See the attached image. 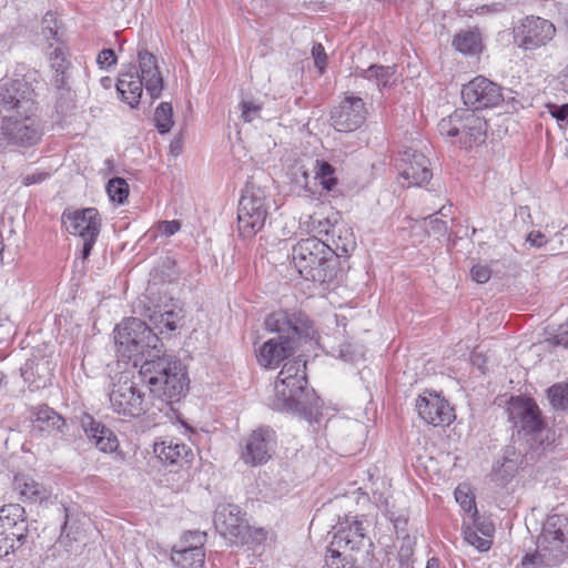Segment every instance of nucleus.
<instances>
[{"instance_id":"f257e3e1","label":"nucleus","mask_w":568,"mask_h":568,"mask_svg":"<svg viewBox=\"0 0 568 568\" xmlns=\"http://www.w3.org/2000/svg\"><path fill=\"white\" fill-rule=\"evenodd\" d=\"M306 385V362L301 356L287 361L278 373L270 406L274 410L300 415L311 423L316 420L320 399Z\"/></svg>"},{"instance_id":"f03ea898","label":"nucleus","mask_w":568,"mask_h":568,"mask_svg":"<svg viewBox=\"0 0 568 568\" xmlns=\"http://www.w3.org/2000/svg\"><path fill=\"white\" fill-rule=\"evenodd\" d=\"M265 327L278 336L266 341L258 349L257 362L264 367L277 366L294 352L297 341L313 335L310 321L302 312H273L266 317Z\"/></svg>"},{"instance_id":"7ed1b4c3","label":"nucleus","mask_w":568,"mask_h":568,"mask_svg":"<svg viewBox=\"0 0 568 568\" xmlns=\"http://www.w3.org/2000/svg\"><path fill=\"white\" fill-rule=\"evenodd\" d=\"M140 375L149 385L150 392L166 402L180 400L189 384L182 363L163 351L159 357H146L141 364Z\"/></svg>"},{"instance_id":"20e7f679","label":"nucleus","mask_w":568,"mask_h":568,"mask_svg":"<svg viewBox=\"0 0 568 568\" xmlns=\"http://www.w3.org/2000/svg\"><path fill=\"white\" fill-rule=\"evenodd\" d=\"M114 342L118 356L132 361L135 367L146 357H159L163 347L158 334L135 317L126 318L115 327Z\"/></svg>"},{"instance_id":"39448f33","label":"nucleus","mask_w":568,"mask_h":568,"mask_svg":"<svg viewBox=\"0 0 568 568\" xmlns=\"http://www.w3.org/2000/svg\"><path fill=\"white\" fill-rule=\"evenodd\" d=\"M139 70L134 68L121 72L115 84L121 99L131 108L138 106L145 88L151 99H158L163 90V79L159 71L156 58L146 50H140L138 53Z\"/></svg>"},{"instance_id":"423d86ee","label":"nucleus","mask_w":568,"mask_h":568,"mask_svg":"<svg viewBox=\"0 0 568 568\" xmlns=\"http://www.w3.org/2000/svg\"><path fill=\"white\" fill-rule=\"evenodd\" d=\"M292 260L298 273L306 280L326 282L333 276L334 252L331 244L317 237L303 239L294 245Z\"/></svg>"},{"instance_id":"0eeeda50","label":"nucleus","mask_w":568,"mask_h":568,"mask_svg":"<svg viewBox=\"0 0 568 568\" xmlns=\"http://www.w3.org/2000/svg\"><path fill=\"white\" fill-rule=\"evenodd\" d=\"M567 551L568 518L562 515H551L542 526L536 551L525 555L523 565L541 564L545 567H554L564 560Z\"/></svg>"},{"instance_id":"6e6552de","label":"nucleus","mask_w":568,"mask_h":568,"mask_svg":"<svg viewBox=\"0 0 568 568\" xmlns=\"http://www.w3.org/2000/svg\"><path fill=\"white\" fill-rule=\"evenodd\" d=\"M508 418L518 435L526 438L531 448L542 445L546 429L537 404L530 398L513 397L507 407Z\"/></svg>"},{"instance_id":"1a4fd4ad","label":"nucleus","mask_w":568,"mask_h":568,"mask_svg":"<svg viewBox=\"0 0 568 568\" xmlns=\"http://www.w3.org/2000/svg\"><path fill=\"white\" fill-rule=\"evenodd\" d=\"M267 217V196L263 189L246 185L239 202L237 223L243 236H253L261 231Z\"/></svg>"},{"instance_id":"9d476101","label":"nucleus","mask_w":568,"mask_h":568,"mask_svg":"<svg viewBox=\"0 0 568 568\" xmlns=\"http://www.w3.org/2000/svg\"><path fill=\"white\" fill-rule=\"evenodd\" d=\"M109 398L111 408L120 415L138 417L145 412L144 395L128 372H121L112 378Z\"/></svg>"},{"instance_id":"9b49d317","label":"nucleus","mask_w":568,"mask_h":568,"mask_svg":"<svg viewBox=\"0 0 568 568\" xmlns=\"http://www.w3.org/2000/svg\"><path fill=\"white\" fill-rule=\"evenodd\" d=\"M32 90L24 80H4L0 84V114L2 120L32 114Z\"/></svg>"},{"instance_id":"f8f14e48","label":"nucleus","mask_w":568,"mask_h":568,"mask_svg":"<svg viewBox=\"0 0 568 568\" xmlns=\"http://www.w3.org/2000/svg\"><path fill=\"white\" fill-rule=\"evenodd\" d=\"M65 230L83 240L82 258H87L97 241L101 229V219L94 207L62 214Z\"/></svg>"},{"instance_id":"ddd939ff","label":"nucleus","mask_w":568,"mask_h":568,"mask_svg":"<svg viewBox=\"0 0 568 568\" xmlns=\"http://www.w3.org/2000/svg\"><path fill=\"white\" fill-rule=\"evenodd\" d=\"M462 98L475 111L498 106L504 101V93L499 84L478 75L463 85Z\"/></svg>"},{"instance_id":"4468645a","label":"nucleus","mask_w":568,"mask_h":568,"mask_svg":"<svg viewBox=\"0 0 568 568\" xmlns=\"http://www.w3.org/2000/svg\"><path fill=\"white\" fill-rule=\"evenodd\" d=\"M276 445L275 432L270 427L254 429L244 440L240 459L247 466H260L267 463Z\"/></svg>"},{"instance_id":"2eb2a0df","label":"nucleus","mask_w":568,"mask_h":568,"mask_svg":"<svg viewBox=\"0 0 568 568\" xmlns=\"http://www.w3.org/2000/svg\"><path fill=\"white\" fill-rule=\"evenodd\" d=\"M41 138V131L31 114L26 116L16 115L2 120L0 125V148L9 145H33Z\"/></svg>"},{"instance_id":"dca6fc26","label":"nucleus","mask_w":568,"mask_h":568,"mask_svg":"<svg viewBox=\"0 0 568 568\" xmlns=\"http://www.w3.org/2000/svg\"><path fill=\"white\" fill-rule=\"evenodd\" d=\"M554 24L539 17H527L516 29L515 40L525 50H535L546 45L555 36Z\"/></svg>"},{"instance_id":"f3484780","label":"nucleus","mask_w":568,"mask_h":568,"mask_svg":"<svg viewBox=\"0 0 568 568\" xmlns=\"http://www.w3.org/2000/svg\"><path fill=\"white\" fill-rule=\"evenodd\" d=\"M214 525L217 531L234 545H244L247 539L248 525L235 505L219 506L214 515Z\"/></svg>"},{"instance_id":"a211bd4d","label":"nucleus","mask_w":568,"mask_h":568,"mask_svg":"<svg viewBox=\"0 0 568 568\" xmlns=\"http://www.w3.org/2000/svg\"><path fill=\"white\" fill-rule=\"evenodd\" d=\"M366 108L363 99L346 95L331 112V122L338 132H353L366 120Z\"/></svg>"},{"instance_id":"6ab92c4d","label":"nucleus","mask_w":568,"mask_h":568,"mask_svg":"<svg viewBox=\"0 0 568 568\" xmlns=\"http://www.w3.org/2000/svg\"><path fill=\"white\" fill-rule=\"evenodd\" d=\"M419 417L434 426L449 425L454 419V410L449 403L432 392H424L416 400Z\"/></svg>"},{"instance_id":"aec40b11","label":"nucleus","mask_w":568,"mask_h":568,"mask_svg":"<svg viewBox=\"0 0 568 568\" xmlns=\"http://www.w3.org/2000/svg\"><path fill=\"white\" fill-rule=\"evenodd\" d=\"M332 546L336 547L335 551L341 549L349 550L351 552L365 554L368 557L366 548L372 547V541L365 535L363 521L355 517L352 521H346V525L335 532L331 541Z\"/></svg>"},{"instance_id":"412c9836","label":"nucleus","mask_w":568,"mask_h":568,"mask_svg":"<svg viewBox=\"0 0 568 568\" xmlns=\"http://www.w3.org/2000/svg\"><path fill=\"white\" fill-rule=\"evenodd\" d=\"M400 176L407 181V186H422L432 179L428 159L420 152L406 149L399 159Z\"/></svg>"},{"instance_id":"4be33fe9","label":"nucleus","mask_w":568,"mask_h":568,"mask_svg":"<svg viewBox=\"0 0 568 568\" xmlns=\"http://www.w3.org/2000/svg\"><path fill=\"white\" fill-rule=\"evenodd\" d=\"M459 116L458 143L465 148L483 143L487 131L486 121L470 109H459Z\"/></svg>"},{"instance_id":"5701e85b","label":"nucleus","mask_w":568,"mask_h":568,"mask_svg":"<svg viewBox=\"0 0 568 568\" xmlns=\"http://www.w3.org/2000/svg\"><path fill=\"white\" fill-rule=\"evenodd\" d=\"M203 536L197 531H190L185 534L184 541L189 542V539L195 540V545L190 544L181 548L174 547L171 554V561L178 568H204L205 565V551L202 547Z\"/></svg>"},{"instance_id":"b1692460","label":"nucleus","mask_w":568,"mask_h":568,"mask_svg":"<svg viewBox=\"0 0 568 568\" xmlns=\"http://www.w3.org/2000/svg\"><path fill=\"white\" fill-rule=\"evenodd\" d=\"M32 427L34 432L45 437L64 436L68 432L65 419L47 405L34 408L32 414Z\"/></svg>"},{"instance_id":"393cba45","label":"nucleus","mask_w":568,"mask_h":568,"mask_svg":"<svg viewBox=\"0 0 568 568\" xmlns=\"http://www.w3.org/2000/svg\"><path fill=\"white\" fill-rule=\"evenodd\" d=\"M0 534L16 538L19 545L26 539L24 508L19 504H9L0 508Z\"/></svg>"},{"instance_id":"a878e982","label":"nucleus","mask_w":568,"mask_h":568,"mask_svg":"<svg viewBox=\"0 0 568 568\" xmlns=\"http://www.w3.org/2000/svg\"><path fill=\"white\" fill-rule=\"evenodd\" d=\"M13 491L19 499L29 504H41L51 496V490L28 474H17L13 478Z\"/></svg>"},{"instance_id":"bb28decb","label":"nucleus","mask_w":568,"mask_h":568,"mask_svg":"<svg viewBox=\"0 0 568 568\" xmlns=\"http://www.w3.org/2000/svg\"><path fill=\"white\" fill-rule=\"evenodd\" d=\"M521 464L523 453L513 445L506 446L501 460H498L493 467L491 479L498 486H505L515 476Z\"/></svg>"},{"instance_id":"cd10ccee","label":"nucleus","mask_w":568,"mask_h":568,"mask_svg":"<svg viewBox=\"0 0 568 568\" xmlns=\"http://www.w3.org/2000/svg\"><path fill=\"white\" fill-rule=\"evenodd\" d=\"M154 453L161 460L180 466L189 464L193 458L192 449L174 439L155 443Z\"/></svg>"},{"instance_id":"c85d7f7f","label":"nucleus","mask_w":568,"mask_h":568,"mask_svg":"<svg viewBox=\"0 0 568 568\" xmlns=\"http://www.w3.org/2000/svg\"><path fill=\"white\" fill-rule=\"evenodd\" d=\"M335 550L336 547L331 544L326 555V565L329 568H363L368 560L365 554L359 555L345 549Z\"/></svg>"},{"instance_id":"c756f323","label":"nucleus","mask_w":568,"mask_h":568,"mask_svg":"<svg viewBox=\"0 0 568 568\" xmlns=\"http://www.w3.org/2000/svg\"><path fill=\"white\" fill-rule=\"evenodd\" d=\"M182 320L181 311L159 310L150 315V321L159 334L170 335L174 332Z\"/></svg>"},{"instance_id":"7c9ffc66","label":"nucleus","mask_w":568,"mask_h":568,"mask_svg":"<svg viewBox=\"0 0 568 568\" xmlns=\"http://www.w3.org/2000/svg\"><path fill=\"white\" fill-rule=\"evenodd\" d=\"M396 73L395 65H376L373 64L365 70H361L359 77L374 83L378 90L388 87L394 80Z\"/></svg>"},{"instance_id":"2f4dec72","label":"nucleus","mask_w":568,"mask_h":568,"mask_svg":"<svg viewBox=\"0 0 568 568\" xmlns=\"http://www.w3.org/2000/svg\"><path fill=\"white\" fill-rule=\"evenodd\" d=\"M331 250L334 257L347 256L355 248V240L352 231L345 226L333 230Z\"/></svg>"},{"instance_id":"473e14b6","label":"nucleus","mask_w":568,"mask_h":568,"mask_svg":"<svg viewBox=\"0 0 568 568\" xmlns=\"http://www.w3.org/2000/svg\"><path fill=\"white\" fill-rule=\"evenodd\" d=\"M455 499L460 508L467 514L470 523L477 524V507L475 497L467 485H458L455 489Z\"/></svg>"},{"instance_id":"72a5a7b5","label":"nucleus","mask_w":568,"mask_h":568,"mask_svg":"<svg viewBox=\"0 0 568 568\" xmlns=\"http://www.w3.org/2000/svg\"><path fill=\"white\" fill-rule=\"evenodd\" d=\"M455 48L466 54H475L480 50V36L475 31H462L454 39Z\"/></svg>"},{"instance_id":"f704fd0d","label":"nucleus","mask_w":568,"mask_h":568,"mask_svg":"<svg viewBox=\"0 0 568 568\" xmlns=\"http://www.w3.org/2000/svg\"><path fill=\"white\" fill-rule=\"evenodd\" d=\"M173 110L169 102H162L154 112V122L159 133H168L173 125Z\"/></svg>"},{"instance_id":"c9c22d12","label":"nucleus","mask_w":568,"mask_h":568,"mask_svg":"<svg viewBox=\"0 0 568 568\" xmlns=\"http://www.w3.org/2000/svg\"><path fill=\"white\" fill-rule=\"evenodd\" d=\"M548 398L556 409H568V383H560L548 389Z\"/></svg>"},{"instance_id":"e433bc0d","label":"nucleus","mask_w":568,"mask_h":568,"mask_svg":"<svg viewBox=\"0 0 568 568\" xmlns=\"http://www.w3.org/2000/svg\"><path fill=\"white\" fill-rule=\"evenodd\" d=\"M335 169L325 161L316 160V172L315 178L320 180V183L327 191L333 190L336 185L337 180L334 176Z\"/></svg>"},{"instance_id":"4c0bfd02","label":"nucleus","mask_w":568,"mask_h":568,"mask_svg":"<svg viewBox=\"0 0 568 568\" xmlns=\"http://www.w3.org/2000/svg\"><path fill=\"white\" fill-rule=\"evenodd\" d=\"M106 192L111 201L122 204L129 195V185L123 179L114 178L108 182Z\"/></svg>"},{"instance_id":"58836bf2","label":"nucleus","mask_w":568,"mask_h":568,"mask_svg":"<svg viewBox=\"0 0 568 568\" xmlns=\"http://www.w3.org/2000/svg\"><path fill=\"white\" fill-rule=\"evenodd\" d=\"M463 535L467 544L474 546L479 551H487L490 548L491 541L487 538L479 537L477 530L464 521Z\"/></svg>"},{"instance_id":"ea45409f","label":"nucleus","mask_w":568,"mask_h":568,"mask_svg":"<svg viewBox=\"0 0 568 568\" xmlns=\"http://www.w3.org/2000/svg\"><path fill=\"white\" fill-rule=\"evenodd\" d=\"M459 110L454 111L449 116L444 118L438 123L440 135L447 138H457L459 123Z\"/></svg>"},{"instance_id":"a19ab883","label":"nucleus","mask_w":568,"mask_h":568,"mask_svg":"<svg viewBox=\"0 0 568 568\" xmlns=\"http://www.w3.org/2000/svg\"><path fill=\"white\" fill-rule=\"evenodd\" d=\"M81 426L87 435V437L94 442L100 434H104V432L109 430L104 425L97 422L91 415L84 414L81 417Z\"/></svg>"},{"instance_id":"79ce46f5","label":"nucleus","mask_w":568,"mask_h":568,"mask_svg":"<svg viewBox=\"0 0 568 568\" xmlns=\"http://www.w3.org/2000/svg\"><path fill=\"white\" fill-rule=\"evenodd\" d=\"M93 443L103 453H113L119 446L116 436L110 429L100 434Z\"/></svg>"},{"instance_id":"37998d69","label":"nucleus","mask_w":568,"mask_h":568,"mask_svg":"<svg viewBox=\"0 0 568 568\" xmlns=\"http://www.w3.org/2000/svg\"><path fill=\"white\" fill-rule=\"evenodd\" d=\"M240 108L241 119L244 122H252L253 120L260 118L262 104L257 103L254 100H243L240 104Z\"/></svg>"},{"instance_id":"c03bdc74","label":"nucleus","mask_w":568,"mask_h":568,"mask_svg":"<svg viewBox=\"0 0 568 568\" xmlns=\"http://www.w3.org/2000/svg\"><path fill=\"white\" fill-rule=\"evenodd\" d=\"M42 34L49 41V47H52L51 41H58V27L52 13H47L42 20Z\"/></svg>"},{"instance_id":"a18cd8bd","label":"nucleus","mask_w":568,"mask_h":568,"mask_svg":"<svg viewBox=\"0 0 568 568\" xmlns=\"http://www.w3.org/2000/svg\"><path fill=\"white\" fill-rule=\"evenodd\" d=\"M50 62L54 72L67 73L69 62L64 57L62 48L58 47L50 53Z\"/></svg>"},{"instance_id":"49530a36","label":"nucleus","mask_w":568,"mask_h":568,"mask_svg":"<svg viewBox=\"0 0 568 568\" xmlns=\"http://www.w3.org/2000/svg\"><path fill=\"white\" fill-rule=\"evenodd\" d=\"M546 108L550 115L555 118L559 123L565 122L568 124V103L560 105L556 103H548Z\"/></svg>"},{"instance_id":"de8ad7c7","label":"nucleus","mask_w":568,"mask_h":568,"mask_svg":"<svg viewBox=\"0 0 568 568\" xmlns=\"http://www.w3.org/2000/svg\"><path fill=\"white\" fill-rule=\"evenodd\" d=\"M312 57L314 59L315 67L318 69L320 73H323L326 67L327 54L321 43H315L313 45Z\"/></svg>"},{"instance_id":"09e8293b","label":"nucleus","mask_w":568,"mask_h":568,"mask_svg":"<svg viewBox=\"0 0 568 568\" xmlns=\"http://www.w3.org/2000/svg\"><path fill=\"white\" fill-rule=\"evenodd\" d=\"M97 63L101 69H110L116 64V55L112 49H103L97 57Z\"/></svg>"},{"instance_id":"8fccbe9b","label":"nucleus","mask_w":568,"mask_h":568,"mask_svg":"<svg viewBox=\"0 0 568 568\" xmlns=\"http://www.w3.org/2000/svg\"><path fill=\"white\" fill-rule=\"evenodd\" d=\"M470 275L475 282L484 284L489 281L491 272L487 265L477 264L471 267Z\"/></svg>"},{"instance_id":"3c124183","label":"nucleus","mask_w":568,"mask_h":568,"mask_svg":"<svg viewBox=\"0 0 568 568\" xmlns=\"http://www.w3.org/2000/svg\"><path fill=\"white\" fill-rule=\"evenodd\" d=\"M181 229V223L176 220L162 221L158 224V231L164 236H172Z\"/></svg>"},{"instance_id":"603ef678","label":"nucleus","mask_w":568,"mask_h":568,"mask_svg":"<svg viewBox=\"0 0 568 568\" xmlns=\"http://www.w3.org/2000/svg\"><path fill=\"white\" fill-rule=\"evenodd\" d=\"M267 537V531L264 528H251L248 526L247 539L244 544L261 545Z\"/></svg>"},{"instance_id":"864d4df0","label":"nucleus","mask_w":568,"mask_h":568,"mask_svg":"<svg viewBox=\"0 0 568 568\" xmlns=\"http://www.w3.org/2000/svg\"><path fill=\"white\" fill-rule=\"evenodd\" d=\"M49 178H50V173L49 172L37 171V172H33V173L26 174L22 178V184L24 186H30V185H33V184H39V183L45 181Z\"/></svg>"},{"instance_id":"5fc2aeb1","label":"nucleus","mask_w":568,"mask_h":568,"mask_svg":"<svg viewBox=\"0 0 568 568\" xmlns=\"http://www.w3.org/2000/svg\"><path fill=\"white\" fill-rule=\"evenodd\" d=\"M18 540L0 534V558L9 555L17 547Z\"/></svg>"},{"instance_id":"6e6d98bb","label":"nucleus","mask_w":568,"mask_h":568,"mask_svg":"<svg viewBox=\"0 0 568 568\" xmlns=\"http://www.w3.org/2000/svg\"><path fill=\"white\" fill-rule=\"evenodd\" d=\"M476 530L480 531L485 537H490L495 530L494 525L491 523H484L480 520L477 515V524L471 523Z\"/></svg>"},{"instance_id":"4d7b16f0","label":"nucleus","mask_w":568,"mask_h":568,"mask_svg":"<svg viewBox=\"0 0 568 568\" xmlns=\"http://www.w3.org/2000/svg\"><path fill=\"white\" fill-rule=\"evenodd\" d=\"M52 83L53 85L57 88V89H67L68 87V74L67 73H61V72H55L53 79H52Z\"/></svg>"},{"instance_id":"13d9d810","label":"nucleus","mask_w":568,"mask_h":568,"mask_svg":"<svg viewBox=\"0 0 568 568\" xmlns=\"http://www.w3.org/2000/svg\"><path fill=\"white\" fill-rule=\"evenodd\" d=\"M527 240L530 242L531 245L537 247H541L546 243L545 235L541 234L540 232H531L528 235Z\"/></svg>"},{"instance_id":"bf43d9fd","label":"nucleus","mask_w":568,"mask_h":568,"mask_svg":"<svg viewBox=\"0 0 568 568\" xmlns=\"http://www.w3.org/2000/svg\"><path fill=\"white\" fill-rule=\"evenodd\" d=\"M430 224L435 233L443 234L447 230L446 222L440 219H432Z\"/></svg>"},{"instance_id":"052dcab7","label":"nucleus","mask_w":568,"mask_h":568,"mask_svg":"<svg viewBox=\"0 0 568 568\" xmlns=\"http://www.w3.org/2000/svg\"><path fill=\"white\" fill-rule=\"evenodd\" d=\"M554 343L556 345H562L568 348V332L559 333L554 337Z\"/></svg>"},{"instance_id":"680f3d73","label":"nucleus","mask_w":568,"mask_h":568,"mask_svg":"<svg viewBox=\"0 0 568 568\" xmlns=\"http://www.w3.org/2000/svg\"><path fill=\"white\" fill-rule=\"evenodd\" d=\"M100 84L104 89H110L113 85V80L110 77H103L100 79Z\"/></svg>"},{"instance_id":"e2e57ef3","label":"nucleus","mask_w":568,"mask_h":568,"mask_svg":"<svg viewBox=\"0 0 568 568\" xmlns=\"http://www.w3.org/2000/svg\"><path fill=\"white\" fill-rule=\"evenodd\" d=\"M0 329H2L3 333L10 335L11 332L13 331V325L10 322H8L6 324H0Z\"/></svg>"},{"instance_id":"0e129e2a","label":"nucleus","mask_w":568,"mask_h":568,"mask_svg":"<svg viewBox=\"0 0 568 568\" xmlns=\"http://www.w3.org/2000/svg\"><path fill=\"white\" fill-rule=\"evenodd\" d=\"M163 266L168 270H172L175 266V261L171 257H165L163 260Z\"/></svg>"},{"instance_id":"69168bd1","label":"nucleus","mask_w":568,"mask_h":568,"mask_svg":"<svg viewBox=\"0 0 568 568\" xmlns=\"http://www.w3.org/2000/svg\"><path fill=\"white\" fill-rule=\"evenodd\" d=\"M426 568H439V560L436 559V558H430L428 561H427V566Z\"/></svg>"},{"instance_id":"338daca9","label":"nucleus","mask_w":568,"mask_h":568,"mask_svg":"<svg viewBox=\"0 0 568 568\" xmlns=\"http://www.w3.org/2000/svg\"><path fill=\"white\" fill-rule=\"evenodd\" d=\"M523 568H546L545 566H541V564H534V565H523Z\"/></svg>"},{"instance_id":"774afa93","label":"nucleus","mask_w":568,"mask_h":568,"mask_svg":"<svg viewBox=\"0 0 568 568\" xmlns=\"http://www.w3.org/2000/svg\"><path fill=\"white\" fill-rule=\"evenodd\" d=\"M445 206L440 207V210L438 211L439 214H442L443 216H446L447 214L445 213Z\"/></svg>"}]
</instances>
